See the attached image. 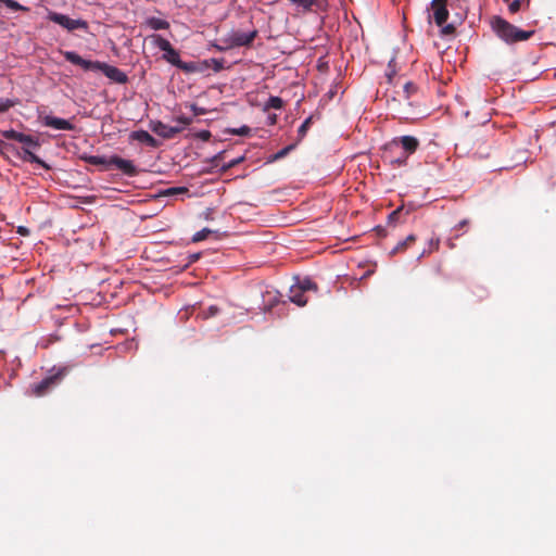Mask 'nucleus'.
<instances>
[{"instance_id":"72a5a7b5","label":"nucleus","mask_w":556,"mask_h":556,"mask_svg":"<svg viewBox=\"0 0 556 556\" xmlns=\"http://www.w3.org/2000/svg\"><path fill=\"white\" fill-rule=\"evenodd\" d=\"M193 136H194V138L200 139L202 141H208L212 137V134L207 129H202V130L197 131Z\"/></svg>"},{"instance_id":"cd10ccee","label":"nucleus","mask_w":556,"mask_h":556,"mask_svg":"<svg viewBox=\"0 0 556 556\" xmlns=\"http://www.w3.org/2000/svg\"><path fill=\"white\" fill-rule=\"evenodd\" d=\"M206 65H208V61H204ZM210 63L213 66V71L218 73L224 68V59H211Z\"/></svg>"},{"instance_id":"a878e982","label":"nucleus","mask_w":556,"mask_h":556,"mask_svg":"<svg viewBox=\"0 0 556 556\" xmlns=\"http://www.w3.org/2000/svg\"><path fill=\"white\" fill-rule=\"evenodd\" d=\"M23 132H20V131H16L14 129H9V130H3L2 131V136L5 138V139H9V140H15V141H20L21 139V136H22Z\"/></svg>"},{"instance_id":"0eeeda50","label":"nucleus","mask_w":556,"mask_h":556,"mask_svg":"<svg viewBox=\"0 0 556 556\" xmlns=\"http://www.w3.org/2000/svg\"><path fill=\"white\" fill-rule=\"evenodd\" d=\"M18 142L24 144L22 155L23 161L36 163L46 167L45 162L33 152L34 149H37L40 146L38 138L31 135L22 134Z\"/></svg>"},{"instance_id":"9d476101","label":"nucleus","mask_w":556,"mask_h":556,"mask_svg":"<svg viewBox=\"0 0 556 556\" xmlns=\"http://www.w3.org/2000/svg\"><path fill=\"white\" fill-rule=\"evenodd\" d=\"M151 129L153 132L164 139H172L182 130V127L169 126L161 121H156L151 124Z\"/></svg>"},{"instance_id":"de8ad7c7","label":"nucleus","mask_w":556,"mask_h":556,"mask_svg":"<svg viewBox=\"0 0 556 556\" xmlns=\"http://www.w3.org/2000/svg\"><path fill=\"white\" fill-rule=\"evenodd\" d=\"M21 233L24 232V228L20 227V230H18Z\"/></svg>"},{"instance_id":"5701e85b","label":"nucleus","mask_w":556,"mask_h":556,"mask_svg":"<svg viewBox=\"0 0 556 556\" xmlns=\"http://www.w3.org/2000/svg\"><path fill=\"white\" fill-rule=\"evenodd\" d=\"M18 102L17 99H7V98H1L0 99V113H5L8 112L11 108H13L14 105H16Z\"/></svg>"},{"instance_id":"412c9836","label":"nucleus","mask_w":556,"mask_h":556,"mask_svg":"<svg viewBox=\"0 0 556 556\" xmlns=\"http://www.w3.org/2000/svg\"><path fill=\"white\" fill-rule=\"evenodd\" d=\"M0 3L4 4L7 8L13 10V11H24L28 12L29 8L22 5L17 1L14 0H0Z\"/></svg>"},{"instance_id":"c03bdc74","label":"nucleus","mask_w":556,"mask_h":556,"mask_svg":"<svg viewBox=\"0 0 556 556\" xmlns=\"http://www.w3.org/2000/svg\"><path fill=\"white\" fill-rule=\"evenodd\" d=\"M468 225V220L467 219H463L460 220L456 226H455V229H462L464 227H466Z\"/></svg>"},{"instance_id":"58836bf2","label":"nucleus","mask_w":556,"mask_h":556,"mask_svg":"<svg viewBox=\"0 0 556 556\" xmlns=\"http://www.w3.org/2000/svg\"><path fill=\"white\" fill-rule=\"evenodd\" d=\"M407 248V245L405 244V242H403L402 240L397 242V244L390 251V254L391 255H394L399 252H403L405 249Z\"/></svg>"},{"instance_id":"7c9ffc66","label":"nucleus","mask_w":556,"mask_h":556,"mask_svg":"<svg viewBox=\"0 0 556 556\" xmlns=\"http://www.w3.org/2000/svg\"><path fill=\"white\" fill-rule=\"evenodd\" d=\"M312 123V116H308L304 119V122L301 124V126L298 129L299 136L303 138L306 135V131Z\"/></svg>"},{"instance_id":"37998d69","label":"nucleus","mask_w":556,"mask_h":556,"mask_svg":"<svg viewBox=\"0 0 556 556\" xmlns=\"http://www.w3.org/2000/svg\"><path fill=\"white\" fill-rule=\"evenodd\" d=\"M403 242H405V244L408 247L409 244L414 243L416 241V236L415 235H408L404 240H402Z\"/></svg>"},{"instance_id":"ddd939ff","label":"nucleus","mask_w":556,"mask_h":556,"mask_svg":"<svg viewBox=\"0 0 556 556\" xmlns=\"http://www.w3.org/2000/svg\"><path fill=\"white\" fill-rule=\"evenodd\" d=\"M144 25L152 30H164L168 29L170 26L168 21L155 16L147 17Z\"/></svg>"},{"instance_id":"7ed1b4c3","label":"nucleus","mask_w":556,"mask_h":556,"mask_svg":"<svg viewBox=\"0 0 556 556\" xmlns=\"http://www.w3.org/2000/svg\"><path fill=\"white\" fill-rule=\"evenodd\" d=\"M491 28L494 34L507 45H515L521 41H527L535 33L533 29H520L498 15L492 17Z\"/></svg>"},{"instance_id":"c9c22d12","label":"nucleus","mask_w":556,"mask_h":556,"mask_svg":"<svg viewBox=\"0 0 556 556\" xmlns=\"http://www.w3.org/2000/svg\"><path fill=\"white\" fill-rule=\"evenodd\" d=\"M417 90V87L416 85H414L413 83L410 81H407L405 83L404 85V93H405V97L408 99L413 93H415Z\"/></svg>"},{"instance_id":"1a4fd4ad","label":"nucleus","mask_w":556,"mask_h":556,"mask_svg":"<svg viewBox=\"0 0 556 556\" xmlns=\"http://www.w3.org/2000/svg\"><path fill=\"white\" fill-rule=\"evenodd\" d=\"M110 167L115 166L126 176L134 177L137 175V167L130 160H126L114 154L110 156Z\"/></svg>"},{"instance_id":"bb28decb","label":"nucleus","mask_w":556,"mask_h":556,"mask_svg":"<svg viewBox=\"0 0 556 556\" xmlns=\"http://www.w3.org/2000/svg\"><path fill=\"white\" fill-rule=\"evenodd\" d=\"M228 132L238 136H249L251 134V128L247 125H243L239 128H231L228 130Z\"/></svg>"},{"instance_id":"f257e3e1","label":"nucleus","mask_w":556,"mask_h":556,"mask_svg":"<svg viewBox=\"0 0 556 556\" xmlns=\"http://www.w3.org/2000/svg\"><path fill=\"white\" fill-rule=\"evenodd\" d=\"M419 148V140L409 135L394 137L383 147L382 159L393 167L407 165L408 159Z\"/></svg>"},{"instance_id":"4c0bfd02","label":"nucleus","mask_w":556,"mask_h":556,"mask_svg":"<svg viewBox=\"0 0 556 556\" xmlns=\"http://www.w3.org/2000/svg\"><path fill=\"white\" fill-rule=\"evenodd\" d=\"M219 307L216 305H211L206 311L203 312L205 318L216 316L219 313Z\"/></svg>"},{"instance_id":"423d86ee","label":"nucleus","mask_w":556,"mask_h":556,"mask_svg":"<svg viewBox=\"0 0 556 556\" xmlns=\"http://www.w3.org/2000/svg\"><path fill=\"white\" fill-rule=\"evenodd\" d=\"M257 29L253 28L248 31H242L239 29H231L225 38L227 39L231 49L240 48V47H249L254 39L257 37Z\"/></svg>"},{"instance_id":"b1692460","label":"nucleus","mask_w":556,"mask_h":556,"mask_svg":"<svg viewBox=\"0 0 556 556\" xmlns=\"http://www.w3.org/2000/svg\"><path fill=\"white\" fill-rule=\"evenodd\" d=\"M210 46L219 52H224V51L231 49L230 47H228L229 43L225 37L223 39H220L219 41L215 40V41L210 42Z\"/></svg>"},{"instance_id":"f704fd0d","label":"nucleus","mask_w":556,"mask_h":556,"mask_svg":"<svg viewBox=\"0 0 556 556\" xmlns=\"http://www.w3.org/2000/svg\"><path fill=\"white\" fill-rule=\"evenodd\" d=\"M243 159H244L243 156H239V157H237V159L230 160L228 163L224 164V165L220 167V169H222L223 172H226V170H228V169H230V168L235 167V166H236V165H238L239 163H241V162L243 161Z\"/></svg>"},{"instance_id":"6ab92c4d","label":"nucleus","mask_w":556,"mask_h":556,"mask_svg":"<svg viewBox=\"0 0 556 556\" xmlns=\"http://www.w3.org/2000/svg\"><path fill=\"white\" fill-rule=\"evenodd\" d=\"M296 289H301L303 292L308 290H317V285L309 278H304L303 280L299 281L296 286H293Z\"/></svg>"},{"instance_id":"2eb2a0df","label":"nucleus","mask_w":556,"mask_h":556,"mask_svg":"<svg viewBox=\"0 0 556 556\" xmlns=\"http://www.w3.org/2000/svg\"><path fill=\"white\" fill-rule=\"evenodd\" d=\"M289 300L298 306H304L307 303V298L301 289L294 287L290 288Z\"/></svg>"},{"instance_id":"79ce46f5","label":"nucleus","mask_w":556,"mask_h":556,"mask_svg":"<svg viewBox=\"0 0 556 556\" xmlns=\"http://www.w3.org/2000/svg\"><path fill=\"white\" fill-rule=\"evenodd\" d=\"M391 63H392V61L389 63V70L386 73V76L388 77L389 83L392 81V77L395 75V71L393 68H391Z\"/></svg>"},{"instance_id":"6e6552de","label":"nucleus","mask_w":556,"mask_h":556,"mask_svg":"<svg viewBox=\"0 0 556 556\" xmlns=\"http://www.w3.org/2000/svg\"><path fill=\"white\" fill-rule=\"evenodd\" d=\"M431 7L433 9V20L434 23L443 27L442 33L443 34H451L454 31L453 25L448 24L445 25L446 21L448 20V10L446 8V0H432Z\"/></svg>"},{"instance_id":"f03ea898","label":"nucleus","mask_w":556,"mask_h":556,"mask_svg":"<svg viewBox=\"0 0 556 556\" xmlns=\"http://www.w3.org/2000/svg\"><path fill=\"white\" fill-rule=\"evenodd\" d=\"M64 59L77 66H80L84 71L88 72H102L109 79L116 84H126L128 76L125 72L114 65H110L105 62L91 61L81 58L75 51H62Z\"/></svg>"},{"instance_id":"a18cd8bd","label":"nucleus","mask_w":556,"mask_h":556,"mask_svg":"<svg viewBox=\"0 0 556 556\" xmlns=\"http://www.w3.org/2000/svg\"><path fill=\"white\" fill-rule=\"evenodd\" d=\"M429 253L427 252V249H425L420 255L417 257V260H420L421 257H424L425 255H428Z\"/></svg>"},{"instance_id":"a211bd4d","label":"nucleus","mask_w":556,"mask_h":556,"mask_svg":"<svg viewBox=\"0 0 556 556\" xmlns=\"http://www.w3.org/2000/svg\"><path fill=\"white\" fill-rule=\"evenodd\" d=\"M296 8L303 11H311L318 0H289Z\"/></svg>"},{"instance_id":"aec40b11","label":"nucleus","mask_w":556,"mask_h":556,"mask_svg":"<svg viewBox=\"0 0 556 556\" xmlns=\"http://www.w3.org/2000/svg\"><path fill=\"white\" fill-rule=\"evenodd\" d=\"M403 207H397L396 210L392 211L388 216V224L389 225H396L397 223H403L402 216H403Z\"/></svg>"},{"instance_id":"ea45409f","label":"nucleus","mask_w":556,"mask_h":556,"mask_svg":"<svg viewBox=\"0 0 556 556\" xmlns=\"http://www.w3.org/2000/svg\"><path fill=\"white\" fill-rule=\"evenodd\" d=\"M190 109L194 116L206 114V110L204 108L198 106L197 104H191Z\"/></svg>"},{"instance_id":"e433bc0d","label":"nucleus","mask_w":556,"mask_h":556,"mask_svg":"<svg viewBox=\"0 0 556 556\" xmlns=\"http://www.w3.org/2000/svg\"><path fill=\"white\" fill-rule=\"evenodd\" d=\"M175 121L177 123L181 124L180 127H182V128H184V126L190 125L193 122L192 117H189L186 115H178L175 117Z\"/></svg>"},{"instance_id":"49530a36","label":"nucleus","mask_w":556,"mask_h":556,"mask_svg":"<svg viewBox=\"0 0 556 556\" xmlns=\"http://www.w3.org/2000/svg\"><path fill=\"white\" fill-rule=\"evenodd\" d=\"M271 124L275 123V116L270 117Z\"/></svg>"},{"instance_id":"4be33fe9","label":"nucleus","mask_w":556,"mask_h":556,"mask_svg":"<svg viewBox=\"0 0 556 556\" xmlns=\"http://www.w3.org/2000/svg\"><path fill=\"white\" fill-rule=\"evenodd\" d=\"M293 148H294L293 144H289V146L282 148L281 150H279L275 154L270 155L268 157V162H276V161L285 157L291 150H293Z\"/></svg>"},{"instance_id":"473e14b6","label":"nucleus","mask_w":556,"mask_h":556,"mask_svg":"<svg viewBox=\"0 0 556 556\" xmlns=\"http://www.w3.org/2000/svg\"><path fill=\"white\" fill-rule=\"evenodd\" d=\"M189 190L186 187H170L166 189L165 194L166 195H174V194H181L187 193Z\"/></svg>"},{"instance_id":"dca6fc26","label":"nucleus","mask_w":556,"mask_h":556,"mask_svg":"<svg viewBox=\"0 0 556 556\" xmlns=\"http://www.w3.org/2000/svg\"><path fill=\"white\" fill-rule=\"evenodd\" d=\"M84 160L91 165H102L104 169L110 168V156L106 157L104 155H89L85 156Z\"/></svg>"},{"instance_id":"f8f14e48","label":"nucleus","mask_w":556,"mask_h":556,"mask_svg":"<svg viewBox=\"0 0 556 556\" xmlns=\"http://www.w3.org/2000/svg\"><path fill=\"white\" fill-rule=\"evenodd\" d=\"M130 139L136 140L151 148H155L159 146L157 140L147 130L143 129L131 131Z\"/></svg>"},{"instance_id":"c85d7f7f","label":"nucleus","mask_w":556,"mask_h":556,"mask_svg":"<svg viewBox=\"0 0 556 556\" xmlns=\"http://www.w3.org/2000/svg\"><path fill=\"white\" fill-rule=\"evenodd\" d=\"M0 152L3 155H8L10 153L15 152V147L11 143L3 141V140H0Z\"/></svg>"},{"instance_id":"393cba45","label":"nucleus","mask_w":556,"mask_h":556,"mask_svg":"<svg viewBox=\"0 0 556 556\" xmlns=\"http://www.w3.org/2000/svg\"><path fill=\"white\" fill-rule=\"evenodd\" d=\"M212 232H213V230H211L210 228H203V229H201L200 231H198V232H195V233L193 235V237H192V241H193V242H200V241H202V240L206 239V238H207V236H208L210 233H212Z\"/></svg>"},{"instance_id":"9b49d317","label":"nucleus","mask_w":556,"mask_h":556,"mask_svg":"<svg viewBox=\"0 0 556 556\" xmlns=\"http://www.w3.org/2000/svg\"><path fill=\"white\" fill-rule=\"evenodd\" d=\"M41 124L46 127H51L56 130L74 129V125L70 121L53 115H45L41 118Z\"/></svg>"},{"instance_id":"20e7f679","label":"nucleus","mask_w":556,"mask_h":556,"mask_svg":"<svg viewBox=\"0 0 556 556\" xmlns=\"http://www.w3.org/2000/svg\"><path fill=\"white\" fill-rule=\"evenodd\" d=\"M151 43L164 52L163 59L169 64L186 73H194L199 71L195 62H184L180 59L179 52L173 48L172 43L159 34L148 36Z\"/></svg>"},{"instance_id":"39448f33","label":"nucleus","mask_w":556,"mask_h":556,"mask_svg":"<svg viewBox=\"0 0 556 556\" xmlns=\"http://www.w3.org/2000/svg\"><path fill=\"white\" fill-rule=\"evenodd\" d=\"M47 17L49 21L62 26L63 28H65L68 31H73L76 29H83V30L87 31L89 28V25L85 20L71 18L70 16L59 13V12L50 11L48 13Z\"/></svg>"},{"instance_id":"a19ab883","label":"nucleus","mask_w":556,"mask_h":556,"mask_svg":"<svg viewBox=\"0 0 556 556\" xmlns=\"http://www.w3.org/2000/svg\"><path fill=\"white\" fill-rule=\"evenodd\" d=\"M200 258V253H192L188 255V263L187 266L197 262Z\"/></svg>"},{"instance_id":"c756f323","label":"nucleus","mask_w":556,"mask_h":556,"mask_svg":"<svg viewBox=\"0 0 556 556\" xmlns=\"http://www.w3.org/2000/svg\"><path fill=\"white\" fill-rule=\"evenodd\" d=\"M505 2H508V11L511 14L517 13L521 8L522 0H504Z\"/></svg>"},{"instance_id":"f3484780","label":"nucleus","mask_w":556,"mask_h":556,"mask_svg":"<svg viewBox=\"0 0 556 556\" xmlns=\"http://www.w3.org/2000/svg\"><path fill=\"white\" fill-rule=\"evenodd\" d=\"M283 108V100L277 96H270L264 104V110L275 109L281 110Z\"/></svg>"},{"instance_id":"2f4dec72","label":"nucleus","mask_w":556,"mask_h":556,"mask_svg":"<svg viewBox=\"0 0 556 556\" xmlns=\"http://www.w3.org/2000/svg\"><path fill=\"white\" fill-rule=\"evenodd\" d=\"M440 247V238L433 237L428 241V248L427 252L432 253L434 251H438Z\"/></svg>"},{"instance_id":"4468645a","label":"nucleus","mask_w":556,"mask_h":556,"mask_svg":"<svg viewBox=\"0 0 556 556\" xmlns=\"http://www.w3.org/2000/svg\"><path fill=\"white\" fill-rule=\"evenodd\" d=\"M281 294L277 290H266L263 294L264 298V308L270 309L273 306L278 304L281 301Z\"/></svg>"}]
</instances>
